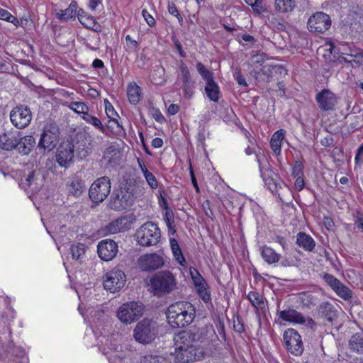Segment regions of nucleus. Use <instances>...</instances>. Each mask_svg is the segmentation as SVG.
Masks as SVG:
<instances>
[{"instance_id":"f257e3e1","label":"nucleus","mask_w":363,"mask_h":363,"mask_svg":"<svg viewBox=\"0 0 363 363\" xmlns=\"http://www.w3.org/2000/svg\"><path fill=\"white\" fill-rule=\"evenodd\" d=\"M195 317V307L189 301H177L167 309V320L172 328H185L192 323Z\"/></svg>"},{"instance_id":"f03ea898","label":"nucleus","mask_w":363,"mask_h":363,"mask_svg":"<svg viewBox=\"0 0 363 363\" xmlns=\"http://www.w3.org/2000/svg\"><path fill=\"white\" fill-rule=\"evenodd\" d=\"M149 290L154 296L161 297L174 291L177 288L175 275L169 270L156 272L150 279Z\"/></svg>"},{"instance_id":"7ed1b4c3","label":"nucleus","mask_w":363,"mask_h":363,"mask_svg":"<svg viewBox=\"0 0 363 363\" xmlns=\"http://www.w3.org/2000/svg\"><path fill=\"white\" fill-rule=\"evenodd\" d=\"M196 67L206 83L204 91L206 97L209 101L218 103L221 97V91L218 82L215 80L213 72L207 69L201 62H198Z\"/></svg>"},{"instance_id":"20e7f679","label":"nucleus","mask_w":363,"mask_h":363,"mask_svg":"<svg viewBox=\"0 0 363 363\" xmlns=\"http://www.w3.org/2000/svg\"><path fill=\"white\" fill-rule=\"evenodd\" d=\"M160 238V229L157 224L152 222L144 223L135 232L138 244L143 247L156 245Z\"/></svg>"},{"instance_id":"39448f33","label":"nucleus","mask_w":363,"mask_h":363,"mask_svg":"<svg viewBox=\"0 0 363 363\" xmlns=\"http://www.w3.org/2000/svg\"><path fill=\"white\" fill-rule=\"evenodd\" d=\"M158 335L157 321L144 318L136 325L134 329V337L136 341L143 344H148L153 341Z\"/></svg>"},{"instance_id":"423d86ee","label":"nucleus","mask_w":363,"mask_h":363,"mask_svg":"<svg viewBox=\"0 0 363 363\" xmlns=\"http://www.w3.org/2000/svg\"><path fill=\"white\" fill-rule=\"evenodd\" d=\"M60 130L55 122L49 121L45 125L43 133L41 134L38 147L45 150H51L59 140Z\"/></svg>"},{"instance_id":"0eeeda50","label":"nucleus","mask_w":363,"mask_h":363,"mask_svg":"<svg viewBox=\"0 0 363 363\" xmlns=\"http://www.w3.org/2000/svg\"><path fill=\"white\" fill-rule=\"evenodd\" d=\"M143 313L142 303L137 301H130L123 303L117 313V317L125 323H131L138 320Z\"/></svg>"},{"instance_id":"6e6552de","label":"nucleus","mask_w":363,"mask_h":363,"mask_svg":"<svg viewBox=\"0 0 363 363\" xmlns=\"http://www.w3.org/2000/svg\"><path fill=\"white\" fill-rule=\"evenodd\" d=\"M111 188V180L108 177H104L98 179L89 188L90 199L96 203L102 202L109 194Z\"/></svg>"},{"instance_id":"1a4fd4ad","label":"nucleus","mask_w":363,"mask_h":363,"mask_svg":"<svg viewBox=\"0 0 363 363\" xmlns=\"http://www.w3.org/2000/svg\"><path fill=\"white\" fill-rule=\"evenodd\" d=\"M330 26V17L322 11L314 13L307 21V28L311 33H324Z\"/></svg>"},{"instance_id":"9d476101","label":"nucleus","mask_w":363,"mask_h":363,"mask_svg":"<svg viewBox=\"0 0 363 363\" xmlns=\"http://www.w3.org/2000/svg\"><path fill=\"white\" fill-rule=\"evenodd\" d=\"M74 145L72 140H66L60 143L56 152V161L58 164L67 168L74 162Z\"/></svg>"},{"instance_id":"9b49d317","label":"nucleus","mask_w":363,"mask_h":363,"mask_svg":"<svg viewBox=\"0 0 363 363\" xmlns=\"http://www.w3.org/2000/svg\"><path fill=\"white\" fill-rule=\"evenodd\" d=\"M285 346L292 354L301 355L303 351V345L299 333L293 328L285 330L283 335Z\"/></svg>"},{"instance_id":"f8f14e48","label":"nucleus","mask_w":363,"mask_h":363,"mask_svg":"<svg viewBox=\"0 0 363 363\" xmlns=\"http://www.w3.org/2000/svg\"><path fill=\"white\" fill-rule=\"evenodd\" d=\"M10 118L14 126L23 129L30 124L32 119V113L28 106H18L11 111Z\"/></svg>"},{"instance_id":"ddd939ff","label":"nucleus","mask_w":363,"mask_h":363,"mask_svg":"<svg viewBox=\"0 0 363 363\" xmlns=\"http://www.w3.org/2000/svg\"><path fill=\"white\" fill-rule=\"evenodd\" d=\"M338 97L328 89H323L315 96L319 108L323 111H335L338 104Z\"/></svg>"},{"instance_id":"4468645a","label":"nucleus","mask_w":363,"mask_h":363,"mask_svg":"<svg viewBox=\"0 0 363 363\" xmlns=\"http://www.w3.org/2000/svg\"><path fill=\"white\" fill-rule=\"evenodd\" d=\"M138 265L143 271H155L164 265V259L162 255L156 252L147 253L139 257Z\"/></svg>"},{"instance_id":"2eb2a0df","label":"nucleus","mask_w":363,"mask_h":363,"mask_svg":"<svg viewBox=\"0 0 363 363\" xmlns=\"http://www.w3.org/2000/svg\"><path fill=\"white\" fill-rule=\"evenodd\" d=\"M262 74L265 76L267 82L277 80L284 78L287 74L286 69L280 65H264L262 68Z\"/></svg>"},{"instance_id":"dca6fc26","label":"nucleus","mask_w":363,"mask_h":363,"mask_svg":"<svg viewBox=\"0 0 363 363\" xmlns=\"http://www.w3.org/2000/svg\"><path fill=\"white\" fill-rule=\"evenodd\" d=\"M133 191L129 187L121 189V193L115 195V210H123L129 207L133 201Z\"/></svg>"},{"instance_id":"f3484780","label":"nucleus","mask_w":363,"mask_h":363,"mask_svg":"<svg viewBox=\"0 0 363 363\" xmlns=\"http://www.w3.org/2000/svg\"><path fill=\"white\" fill-rule=\"evenodd\" d=\"M196 335L191 331L183 330L179 332L174 337L177 350L188 348L194 345L196 341Z\"/></svg>"},{"instance_id":"a211bd4d","label":"nucleus","mask_w":363,"mask_h":363,"mask_svg":"<svg viewBox=\"0 0 363 363\" xmlns=\"http://www.w3.org/2000/svg\"><path fill=\"white\" fill-rule=\"evenodd\" d=\"M247 299L255 309L257 314L262 313L266 311V298L263 294L258 291H250L247 294Z\"/></svg>"},{"instance_id":"6ab92c4d","label":"nucleus","mask_w":363,"mask_h":363,"mask_svg":"<svg viewBox=\"0 0 363 363\" xmlns=\"http://www.w3.org/2000/svg\"><path fill=\"white\" fill-rule=\"evenodd\" d=\"M16 142L14 150L24 155H28L35 144V138L33 136L26 135L21 137L19 133Z\"/></svg>"},{"instance_id":"aec40b11","label":"nucleus","mask_w":363,"mask_h":363,"mask_svg":"<svg viewBox=\"0 0 363 363\" xmlns=\"http://www.w3.org/2000/svg\"><path fill=\"white\" fill-rule=\"evenodd\" d=\"M99 257L104 261H111L113 259V240H103L97 246Z\"/></svg>"},{"instance_id":"412c9836","label":"nucleus","mask_w":363,"mask_h":363,"mask_svg":"<svg viewBox=\"0 0 363 363\" xmlns=\"http://www.w3.org/2000/svg\"><path fill=\"white\" fill-rule=\"evenodd\" d=\"M279 318L281 320L294 324H303L306 321L303 314L293 308L281 311L279 313Z\"/></svg>"},{"instance_id":"4be33fe9","label":"nucleus","mask_w":363,"mask_h":363,"mask_svg":"<svg viewBox=\"0 0 363 363\" xmlns=\"http://www.w3.org/2000/svg\"><path fill=\"white\" fill-rule=\"evenodd\" d=\"M18 133V131H9L0 135V147L6 151L14 150Z\"/></svg>"},{"instance_id":"5701e85b","label":"nucleus","mask_w":363,"mask_h":363,"mask_svg":"<svg viewBox=\"0 0 363 363\" xmlns=\"http://www.w3.org/2000/svg\"><path fill=\"white\" fill-rule=\"evenodd\" d=\"M296 244L306 252H313L315 247L314 239L305 232H299L296 235Z\"/></svg>"},{"instance_id":"b1692460","label":"nucleus","mask_w":363,"mask_h":363,"mask_svg":"<svg viewBox=\"0 0 363 363\" xmlns=\"http://www.w3.org/2000/svg\"><path fill=\"white\" fill-rule=\"evenodd\" d=\"M128 101L133 105H137L143 98L142 88L135 82L128 83L126 90Z\"/></svg>"},{"instance_id":"393cba45","label":"nucleus","mask_w":363,"mask_h":363,"mask_svg":"<svg viewBox=\"0 0 363 363\" xmlns=\"http://www.w3.org/2000/svg\"><path fill=\"white\" fill-rule=\"evenodd\" d=\"M137 162L150 188L152 190L157 189L159 186V182L156 177L148 170L143 159L138 157Z\"/></svg>"},{"instance_id":"a878e982","label":"nucleus","mask_w":363,"mask_h":363,"mask_svg":"<svg viewBox=\"0 0 363 363\" xmlns=\"http://www.w3.org/2000/svg\"><path fill=\"white\" fill-rule=\"evenodd\" d=\"M285 137V130L284 129H279L275 131L272 135L270 140V147L273 151L274 154L277 156L281 155V145Z\"/></svg>"},{"instance_id":"bb28decb","label":"nucleus","mask_w":363,"mask_h":363,"mask_svg":"<svg viewBox=\"0 0 363 363\" xmlns=\"http://www.w3.org/2000/svg\"><path fill=\"white\" fill-rule=\"evenodd\" d=\"M82 118L87 123L91 124L101 133L107 135L112 133V127L110 123H108L106 125H104L100 119L89 113H85L84 116H82Z\"/></svg>"},{"instance_id":"cd10ccee","label":"nucleus","mask_w":363,"mask_h":363,"mask_svg":"<svg viewBox=\"0 0 363 363\" xmlns=\"http://www.w3.org/2000/svg\"><path fill=\"white\" fill-rule=\"evenodd\" d=\"M259 250L261 257L268 264H276L281 259V255L276 252L271 247L263 245L260 247Z\"/></svg>"},{"instance_id":"c85d7f7f","label":"nucleus","mask_w":363,"mask_h":363,"mask_svg":"<svg viewBox=\"0 0 363 363\" xmlns=\"http://www.w3.org/2000/svg\"><path fill=\"white\" fill-rule=\"evenodd\" d=\"M297 6L296 0H275L274 9L279 13H292Z\"/></svg>"},{"instance_id":"c756f323","label":"nucleus","mask_w":363,"mask_h":363,"mask_svg":"<svg viewBox=\"0 0 363 363\" xmlns=\"http://www.w3.org/2000/svg\"><path fill=\"white\" fill-rule=\"evenodd\" d=\"M197 348L193 345L188 348L177 351V357L182 362H191L197 359Z\"/></svg>"},{"instance_id":"7c9ffc66","label":"nucleus","mask_w":363,"mask_h":363,"mask_svg":"<svg viewBox=\"0 0 363 363\" xmlns=\"http://www.w3.org/2000/svg\"><path fill=\"white\" fill-rule=\"evenodd\" d=\"M169 245L174 259L182 266L185 267L186 264V259L182 253V249L178 241L174 238H169Z\"/></svg>"},{"instance_id":"2f4dec72","label":"nucleus","mask_w":363,"mask_h":363,"mask_svg":"<svg viewBox=\"0 0 363 363\" xmlns=\"http://www.w3.org/2000/svg\"><path fill=\"white\" fill-rule=\"evenodd\" d=\"M77 17L79 22L86 28L96 30L97 23L95 18L90 14L79 9L77 12Z\"/></svg>"},{"instance_id":"473e14b6","label":"nucleus","mask_w":363,"mask_h":363,"mask_svg":"<svg viewBox=\"0 0 363 363\" xmlns=\"http://www.w3.org/2000/svg\"><path fill=\"white\" fill-rule=\"evenodd\" d=\"M349 343L353 351L363 354V332L354 334Z\"/></svg>"},{"instance_id":"72a5a7b5","label":"nucleus","mask_w":363,"mask_h":363,"mask_svg":"<svg viewBox=\"0 0 363 363\" xmlns=\"http://www.w3.org/2000/svg\"><path fill=\"white\" fill-rule=\"evenodd\" d=\"M165 69L162 66H155L150 74L151 82L154 84H162L166 82Z\"/></svg>"},{"instance_id":"f704fd0d","label":"nucleus","mask_w":363,"mask_h":363,"mask_svg":"<svg viewBox=\"0 0 363 363\" xmlns=\"http://www.w3.org/2000/svg\"><path fill=\"white\" fill-rule=\"evenodd\" d=\"M77 2L72 1L68 8L60 11V13H59L60 18L65 21L70 20L77 15Z\"/></svg>"},{"instance_id":"c9c22d12","label":"nucleus","mask_w":363,"mask_h":363,"mask_svg":"<svg viewBox=\"0 0 363 363\" xmlns=\"http://www.w3.org/2000/svg\"><path fill=\"white\" fill-rule=\"evenodd\" d=\"M263 180L265 186L272 192V194L275 196L277 195L279 197L278 191L281 186L278 181L269 175L263 176Z\"/></svg>"},{"instance_id":"e433bc0d","label":"nucleus","mask_w":363,"mask_h":363,"mask_svg":"<svg viewBox=\"0 0 363 363\" xmlns=\"http://www.w3.org/2000/svg\"><path fill=\"white\" fill-rule=\"evenodd\" d=\"M196 292L199 298L205 303H211V294L210 286L208 283L196 288Z\"/></svg>"},{"instance_id":"4c0bfd02","label":"nucleus","mask_w":363,"mask_h":363,"mask_svg":"<svg viewBox=\"0 0 363 363\" xmlns=\"http://www.w3.org/2000/svg\"><path fill=\"white\" fill-rule=\"evenodd\" d=\"M189 274L195 289L207 283L203 277L195 267H191L189 268Z\"/></svg>"},{"instance_id":"58836bf2","label":"nucleus","mask_w":363,"mask_h":363,"mask_svg":"<svg viewBox=\"0 0 363 363\" xmlns=\"http://www.w3.org/2000/svg\"><path fill=\"white\" fill-rule=\"evenodd\" d=\"M70 252L73 259L82 262L86 252V246L82 243L73 244L70 247Z\"/></svg>"},{"instance_id":"ea45409f","label":"nucleus","mask_w":363,"mask_h":363,"mask_svg":"<svg viewBox=\"0 0 363 363\" xmlns=\"http://www.w3.org/2000/svg\"><path fill=\"white\" fill-rule=\"evenodd\" d=\"M132 222L126 217L123 216L115 219V233L130 229Z\"/></svg>"},{"instance_id":"a19ab883","label":"nucleus","mask_w":363,"mask_h":363,"mask_svg":"<svg viewBox=\"0 0 363 363\" xmlns=\"http://www.w3.org/2000/svg\"><path fill=\"white\" fill-rule=\"evenodd\" d=\"M248 6H251L255 14L260 16L267 11L263 6V0H243Z\"/></svg>"},{"instance_id":"79ce46f5","label":"nucleus","mask_w":363,"mask_h":363,"mask_svg":"<svg viewBox=\"0 0 363 363\" xmlns=\"http://www.w3.org/2000/svg\"><path fill=\"white\" fill-rule=\"evenodd\" d=\"M333 291L339 297L345 301L352 297V290L342 282L337 286V288H335Z\"/></svg>"},{"instance_id":"37998d69","label":"nucleus","mask_w":363,"mask_h":363,"mask_svg":"<svg viewBox=\"0 0 363 363\" xmlns=\"http://www.w3.org/2000/svg\"><path fill=\"white\" fill-rule=\"evenodd\" d=\"M40 175V174L39 171L32 170L29 172L28 175L25 176V181H23V179H21V185L23 188L31 186V185L35 182Z\"/></svg>"},{"instance_id":"c03bdc74","label":"nucleus","mask_w":363,"mask_h":363,"mask_svg":"<svg viewBox=\"0 0 363 363\" xmlns=\"http://www.w3.org/2000/svg\"><path fill=\"white\" fill-rule=\"evenodd\" d=\"M291 175L293 178L304 176V164L302 161L296 160L294 162L291 166Z\"/></svg>"},{"instance_id":"a18cd8bd","label":"nucleus","mask_w":363,"mask_h":363,"mask_svg":"<svg viewBox=\"0 0 363 363\" xmlns=\"http://www.w3.org/2000/svg\"><path fill=\"white\" fill-rule=\"evenodd\" d=\"M179 70L181 72V81L182 83L193 82L191 74L187 65L181 61L179 64Z\"/></svg>"},{"instance_id":"49530a36","label":"nucleus","mask_w":363,"mask_h":363,"mask_svg":"<svg viewBox=\"0 0 363 363\" xmlns=\"http://www.w3.org/2000/svg\"><path fill=\"white\" fill-rule=\"evenodd\" d=\"M82 187L81 182L74 179L68 186L69 194L74 196H79L82 193Z\"/></svg>"},{"instance_id":"de8ad7c7","label":"nucleus","mask_w":363,"mask_h":363,"mask_svg":"<svg viewBox=\"0 0 363 363\" xmlns=\"http://www.w3.org/2000/svg\"><path fill=\"white\" fill-rule=\"evenodd\" d=\"M323 279L333 290L337 288V286L341 283L338 279L329 273H325L323 275Z\"/></svg>"},{"instance_id":"09e8293b","label":"nucleus","mask_w":363,"mask_h":363,"mask_svg":"<svg viewBox=\"0 0 363 363\" xmlns=\"http://www.w3.org/2000/svg\"><path fill=\"white\" fill-rule=\"evenodd\" d=\"M194 84H195V82L182 83V89L183 91L184 98H186L187 99H190L193 97V96L194 94Z\"/></svg>"},{"instance_id":"8fccbe9b","label":"nucleus","mask_w":363,"mask_h":363,"mask_svg":"<svg viewBox=\"0 0 363 363\" xmlns=\"http://www.w3.org/2000/svg\"><path fill=\"white\" fill-rule=\"evenodd\" d=\"M115 279H117V281H115V291H119L123 287L126 281L125 274L121 270L115 271Z\"/></svg>"},{"instance_id":"3c124183","label":"nucleus","mask_w":363,"mask_h":363,"mask_svg":"<svg viewBox=\"0 0 363 363\" xmlns=\"http://www.w3.org/2000/svg\"><path fill=\"white\" fill-rule=\"evenodd\" d=\"M167 359L161 355L147 354L143 357L142 363H167Z\"/></svg>"},{"instance_id":"603ef678","label":"nucleus","mask_w":363,"mask_h":363,"mask_svg":"<svg viewBox=\"0 0 363 363\" xmlns=\"http://www.w3.org/2000/svg\"><path fill=\"white\" fill-rule=\"evenodd\" d=\"M69 108L77 113H82L84 116L85 113H89L88 106L83 102L74 101L72 102L69 105Z\"/></svg>"},{"instance_id":"864d4df0","label":"nucleus","mask_w":363,"mask_h":363,"mask_svg":"<svg viewBox=\"0 0 363 363\" xmlns=\"http://www.w3.org/2000/svg\"><path fill=\"white\" fill-rule=\"evenodd\" d=\"M156 196L157 197L158 204L162 210L170 208L167 199L165 197V191L163 189H160Z\"/></svg>"},{"instance_id":"5fc2aeb1","label":"nucleus","mask_w":363,"mask_h":363,"mask_svg":"<svg viewBox=\"0 0 363 363\" xmlns=\"http://www.w3.org/2000/svg\"><path fill=\"white\" fill-rule=\"evenodd\" d=\"M167 10H168V12L173 16L176 17L179 23V24L181 26L183 25V17L181 16V14L179 13V11L177 7V6L175 5L174 3L173 2H169L168 3V5H167Z\"/></svg>"},{"instance_id":"6e6d98bb","label":"nucleus","mask_w":363,"mask_h":363,"mask_svg":"<svg viewBox=\"0 0 363 363\" xmlns=\"http://www.w3.org/2000/svg\"><path fill=\"white\" fill-rule=\"evenodd\" d=\"M103 285L106 291H111L113 288V272L110 271L107 272L104 277Z\"/></svg>"},{"instance_id":"4d7b16f0","label":"nucleus","mask_w":363,"mask_h":363,"mask_svg":"<svg viewBox=\"0 0 363 363\" xmlns=\"http://www.w3.org/2000/svg\"><path fill=\"white\" fill-rule=\"evenodd\" d=\"M352 58V65L353 63L361 65L363 62V50H358L350 54H346Z\"/></svg>"},{"instance_id":"13d9d810","label":"nucleus","mask_w":363,"mask_h":363,"mask_svg":"<svg viewBox=\"0 0 363 363\" xmlns=\"http://www.w3.org/2000/svg\"><path fill=\"white\" fill-rule=\"evenodd\" d=\"M150 111L152 117L159 123L162 124L166 121L165 118L158 108L152 107Z\"/></svg>"},{"instance_id":"bf43d9fd","label":"nucleus","mask_w":363,"mask_h":363,"mask_svg":"<svg viewBox=\"0 0 363 363\" xmlns=\"http://www.w3.org/2000/svg\"><path fill=\"white\" fill-rule=\"evenodd\" d=\"M118 118H120L118 113L115 111V134L118 136H124L126 133L122 125L118 122Z\"/></svg>"},{"instance_id":"052dcab7","label":"nucleus","mask_w":363,"mask_h":363,"mask_svg":"<svg viewBox=\"0 0 363 363\" xmlns=\"http://www.w3.org/2000/svg\"><path fill=\"white\" fill-rule=\"evenodd\" d=\"M202 208L205 212L206 216L213 220L215 216L213 211L211 208V201L209 200L204 201L202 204Z\"/></svg>"},{"instance_id":"680f3d73","label":"nucleus","mask_w":363,"mask_h":363,"mask_svg":"<svg viewBox=\"0 0 363 363\" xmlns=\"http://www.w3.org/2000/svg\"><path fill=\"white\" fill-rule=\"evenodd\" d=\"M104 104L106 114L109 118L108 123H110L113 119V106L107 99H104Z\"/></svg>"},{"instance_id":"e2e57ef3","label":"nucleus","mask_w":363,"mask_h":363,"mask_svg":"<svg viewBox=\"0 0 363 363\" xmlns=\"http://www.w3.org/2000/svg\"><path fill=\"white\" fill-rule=\"evenodd\" d=\"M142 16L150 27H154L156 24L154 17L147 11V9H143Z\"/></svg>"},{"instance_id":"0e129e2a","label":"nucleus","mask_w":363,"mask_h":363,"mask_svg":"<svg viewBox=\"0 0 363 363\" xmlns=\"http://www.w3.org/2000/svg\"><path fill=\"white\" fill-rule=\"evenodd\" d=\"M295 179L294 187L296 191H301L305 188V179L304 176L296 177L294 178Z\"/></svg>"},{"instance_id":"69168bd1","label":"nucleus","mask_w":363,"mask_h":363,"mask_svg":"<svg viewBox=\"0 0 363 363\" xmlns=\"http://www.w3.org/2000/svg\"><path fill=\"white\" fill-rule=\"evenodd\" d=\"M233 328L235 332L241 334L245 331V327L242 320L238 317L233 322Z\"/></svg>"},{"instance_id":"338daca9","label":"nucleus","mask_w":363,"mask_h":363,"mask_svg":"<svg viewBox=\"0 0 363 363\" xmlns=\"http://www.w3.org/2000/svg\"><path fill=\"white\" fill-rule=\"evenodd\" d=\"M363 163V143L358 147L355 157H354V164L355 167L357 165H360Z\"/></svg>"},{"instance_id":"774afa93","label":"nucleus","mask_w":363,"mask_h":363,"mask_svg":"<svg viewBox=\"0 0 363 363\" xmlns=\"http://www.w3.org/2000/svg\"><path fill=\"white\" fill-rule=\"evenodd\" d=\"M354 225L358 230L363 233V213L360 211H357L356 213Z\"/></svg>"}]
</instances>
